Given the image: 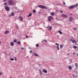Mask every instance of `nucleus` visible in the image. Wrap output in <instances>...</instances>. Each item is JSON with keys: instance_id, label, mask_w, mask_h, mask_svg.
Listing matches in <instances>:
<instances>
[{"instance_id": "obj_47", "label": "nucleus", "mask_w": 78, "mask_h": 78, "mask_svg": "<svg viewBox=\"0 0 78 78\" xmlns=\"http://www.w3.org/2000/svg\"><path fill=\"white\" fill-rule=\"evenodd\" d=\"M28 36H26V38H28Z\"/></svg>"}, {"instance_id": "obj_56", "label": "nucleus", "mask_w": 78, "mask_h": 78, "mask_svg": "<svg viewBox=\"0 0 78 78\" xmlns=\"http://www.w3.org/2000/svg\"><path fill=\"white\" fill-rule=\"evenodd\" d=\"M4 2H5V1H6V0H4Z\"/></svg>"}, {"instance_id": "obj_54", "label": "nucleus", "mask_w": 78, "mask_h": 78, "mask_svg": "<svg viewBox=\"0 0 78 78\" xmlns=\"http://www.w3.org/2000/svg\"><path fill=\"white\" fill-rule=\"evenodd\" d=\"M72 15V13L70 14V15Z\"/></svg>"}, {"instance_id": "obj_22", "label": "nucleus", "mask_w": 78, "mask_h": 78, "mask_svg": "<svg viewBox=\"0 0 78 78\" xmlns=\"http://www.w3.org/2000/svg\"><path fill=\"white\" fill-rule=\"evenodd\" d=\"M33 12H34V13L36 12V11H35L34 10H33Z\"/></svg>"}, {"instance_id": "obj_14", "label": "nucleus", "mask_w": 78, "mask_h": 78, "mask_svg": "<svg viewBox=\"0 0 78 78\" xmlns=\"http://www.w3.org/2000/svg\"><path fill=\"white\" fill-rule=\"evenodd\" d=\"M14 16V13H13V12H12L11 16Z\"/></svg>"}, {"instance_id": "obj_20", "label": "nucleus", "mask_w": 78, "mask_h": 78, "mask_svg": "<svg viewBox=\"0 0 78 78\" xmlns=\"http://www.w3.org/2000/svg\"><path fill=\"white\" fill-rule=\"evenodd\" d=\"M74 6H75V7H76V6H78V4H76L75 5H74Z\"/></svg>"}, {"instance_id": "obj_44", "label": "nucleus", "mask_w": 78, "mask_h": 78, "mask_svg": "<svg viewBox=\"0 0 78 78\" xmlns=\"http://www.w3.org/2000/svg\"><path fill=\"white\" fill-rule=\"evenodd\" d=\"M55 19L56 20H58V18H55Z\"/></svg>"}, {"instance_id": "obj_35", "label": "nucleus", "mask_w": 78, "mask_h": 78, "mask_svg": "<svg viewBox=\"0 0 78 78\" xmlns=\"http://www.w3.org/2000/svg\"><path fill=\"white\" fill-rule=\"evenodd\" d=\"M17 40H14V42H16Z\"/></svg>"}, {"instance_id": "obj_45", "label": "nucleus", "mask_w": 78, "mask_h": 78, "mask_svg": "<svg viewBox=\"0 0 78 78\" xmlns=\"http://www.w3.org/2000/svg\"><path fill=\"white\" fill-rule=\"evenodd\" d=\"M76 28H73V30H76Z\"/></svg>"}, {"instance_id": "obj_3", "label": "nucleus", "mask_w": 78, "mask_h": 78, "mask_svg": "<svg viewBox=\"0 0 78 78\" xmlns=\"http://www.w3.org/2000/svg\"><path fill=\"white\" fill-rule=\"evenodd\" d=\"M53 18L51 16H50L48 17V20L49 22H51V20H53Z\"/></svg>"}, {"instance_id": "obj_50", "label": "nucleus", "mask_w": 78, "mask_h": 78, "mask_svg": "<svg viewBox=\"0 0 78 78\" xmlns=\"http://www.w3.org/2000/svg\"><path fill=\"white\" fill-rule=\"evenodd\" d=\"M75 52H73V55H74V54H75Z\"/></svg>"}, {"instance_id": "obj_60", "label": "nucleus", "mask_w": 78, "mask_h": 78, "mask_svg": "<svg viewBox=\"0 0 78 78\" xmlns=\"http://www.w3.org/2000/svg\"><path fill=\"white\" fill-rule=\"evenodd\" d=\"M47 28H48V27H47Z\"/></svg>"}, {"instance_id": "obj_42", "label": "nucleus", "mask_w": 78, "mask_h": 78, "mask_svg": "<svg viewBox=\"0 0 78 78\" xmlns=\"http://www.w3.org/2000/svg\"><path fill=\"white\" fill-rule=\"evenodd\" d=\"M32 51H30V53H31L32 52Z\"/></svg>"}, {"instance_id": "obj_59", "label": "nucleus", "mask_w": 78, "mask_h": 78, "mask_svg": "<svg viewBox=\"0 0 78 78\" xmlns=\"http://www.w3.org/2000/svg\"><path fill=\"white\" fill-rule=\"evenodd\" d=\"M77 55L78 56V54H77Z\"/></svg>"}, {"instance_id": "obj_12", "label": "nucleus", "mask_w": 78, "mask_h": 78, "mask_svg": "<svg viewBox=\"0 0 78 78\" xmlns=\"http://www.w3.org/2000/svg\"><path fill=\"white\" fill-rule=\"evenodd\" d=\"M68 69H69V70H72V67H71V66H69L68 67Z\"/></svg>"}, {"instance_id": "obj_57", "label": "nucleus", "mask_w": 78, "mask_h": 78, "mask_svg": "<svg viewBox=\"0 0 78 78\" xmlns=\"http://www.w3.org/2000/svg\"><path fill=\"white\" fill-rule=\"evenodd\" d=\"M50 42H52L51 41H50Z\"/></svg>"}, {"instance_id": "obj_7", "label": "nucleus", "mask_w": 78, "mask_h": 78, "mask_svg": "<svg viewBox=\"0 0 78 78\" xmlns=\"http://www.w3.org/2000/svg\"><path fill=\"white\" fill-rule=\"evenodd\" d=\"M42 72H44L45 73H47V70H45V69L42 70Z\"/></svg>"}, {"instance_id": "obj_40", "label": "nucleus", "mask_w": 78, "mask_h": 78, "mask_svg": "<svg viewBox=\"0 0 78 78\" xmlns=\"http://www.w3.org/2000/svg\"><path fill=\"white\" fill-rule=\"evenodd\" d=\"M55 11L56 12H58V10H56Z\"/></svg>"}, {"instance_id": "obj_27", "label": "nucleus", "mask_w": 78, "mask_h": 78, "mask_svg": "<svg viewBox=\"0 0 78 78\" xmlns=\"http://www.w3.org/2000/svg\"><path fill=\"white\" fill-rule=\"evenodd\" d=\"M69 61H70V62H72V59H70L69 60Z\"/></svg>"}, {"instance_id": "obj_23", "label": "nucleus", "mask_w": 78, "mask_h": 78, "mask_svg": "<svg viewBox=\"0 0 78 78\" xmlns=\"http://www.w3.org/2000/svg\"><path fill=\"white\" fill-rule=\"evenodd\" d=\"M36 47H39V44H36Z\"/></svg>"}, {"instance_id": "obj_25", "label": "nucleus", "mask_w": 78, "mask_h": 78, "mask_svg": "<svg viewBox=\"0 0 78 78\" xmlns=\"http://www.w3.org/2000/svg\"><path fill=\"white\" fill-rule=\"evenodd\" d=\"M55 44L56 45H58V46H59V44H57V43H55Z\"/></svg>"}, {"instance_id": "obj_48", "label": "nucleus", "mask_w": 78, "mask_h": 78, "mask_svg": "<svg viewBox=\"0 0 78 78\" xmlns=\"http://www.w3.org/2000/svg\"><path fill=\"white\" fill-rule=\"evenodd\" d=\"M63 4H64V5H66V3H65V2H64V3H63Z\"/></svg>"}, {"instance_id": "obj_5", "label": "nucleus", "mask_w": 78, "mask_h": 78, "mask_svg": "<svg viewBox=\"0 0 78 78\" xmlns=\"http://www.w3.org/2000/svg\"><path fill=\"white\" fill-rule=\"evenodd\" d=\"M5 9L6 11H9V9L7 6H5Z\"/></svg>"}, {"instance_id": "obj_16", "label": "nucleus", "mask_w": 78, "mask_h": 78, "mask_svg": "<svg viewBox=\"0 0 78 78\" xmlns=\"http://www.w3.org/2000/svg\"><path fill=\"white\" fill-rule=\"evenodd\" d=\"M51 16H54V15H55V13H54V12L51 13Z\"/></svg>"}, {"instance_id": "obj_24", "label": "nucleus", "mask_w": 78, "mask_h": 78, "mask_svg": "<svg viewBox=\"0 0 78 78\" xmlns=\"http://www.w3.org/2000/svg\"><path fill=\"white\" fill-rule=\"evenodd\" d=\"M57 47L58 48V50H59V47H58V46H57Z\"/></svg>"}, {"instance_id": "obj_43", "label": "nucleus", "mask_w": 78, "mask_h": 78, "mask_svg": "<svg viewBox=\"0 0 78 78\" xmlns=\"http://www.w3.org/2000/svg\"><path fill=\"white\" fill-rule=\"evenodd\" d=\"M2 73H1V72H0V75H2Z\"/></svg>"}, {"instance_id": "obj_58", "label": "nucleus", "mask_w": 78, "mask_h": 78, "mask_svg": "<svg viewBox=\"0 0 78 78\" xmlns=\"http://www.w3.org/2000/svg\"><path fill=\"white\" fill-rule=\"evenodd\" d=\"M0 44H1V41H0Z\"/></svg>"}, {"instance_id": "obj_64", "label": "nucleus", "mask_w": 78, "mask_h": 78, "mask_svg": "<svg viewBox=\"0 0 78 78\" xmlns=\"http://www.w3.org/2000/svg\"><path fill=\"white\" fill-rule=\"evenodd\" d=\"M71 41H72V40H71Z\"/></svg>"}, {"instance_id": "obj_49", "label": "nucleus", "mask_w": 78, "mask_h": 78, "mask_svg": "<svg viewBox=\"0 0 78 78\" xmlns=\"http://www.w3.org/2000/svg\"><path fill=\"white\" fill-rule=\"evenodd\" d=\"M11 15H9V17H11Z\"/></svg>"}, {"instance_id": "obj_17", "label": "nucleus", "mask_w": 78, "mask_h": 78, "mask_svg": "<svg viewBox=\"0 0 78 78\" xmlns=\"http://www.w3.org/2000/svg\"><path fill=\"white\" fill-rule=\"evenodd\" d=\"M58 32L60 34H62V32H61V30H59Z\"/></svg>"}, {"instance_id": "obj_30", "label": "nucleus", "mask_w": 78, "mask_h": 78, "mask_svg": "<svg viewBox=\"0 0 78 78\" xmlns=\"http://www.w3.org/2000/svg\"><path fill=\"white\" fill-rule=\"evenodd\" d=\"M73 77H74V78H75V77H76V76H75V74H73Z\"/></svg>"}, {"instance_id": "obj_26", "label": "nucleus", "mask_w": 78, "mask_h": 78, "mask_svg": "<svg viewBox=\"0 0 78 78\" xmlns=\"http://www.w3.org/2000/svg\"><path fill=\"white\" fill-rule=\"evenodd\" d=\"M10 60L11 61H14V58H10Z\"/></svg>"}, {"instance_id": "obj_21", "label": "nucleus", "mask_w": 78, "mask_h": 78, "mask_svg": "<svg viewBox=\"0 0 78 78\" xmlns=\"http://www.w3.org/2000/svg\"><path fill=\"white\" fill-rule=\"evenodd\" d=\"M16 28H17V29H18L19 28V27H18V25H16Z\"/></svg>"}, {"instance_id": "obj_55", "label": "nucleus", "mask_w": 78, "mask_h": 78, "mask_svg": "<svg viewBox=\"0 0 78 78\" xmlns=\"http://www.w3.org/2000/svg\"><path fill=\"white\" fill-rule=\"evenodd\" d=\"M67 55H69V54H67Z\"/></svg>"}, {"instance_id": "obj_33", "label": "nucleus", "mask_w": 78, "mask_h": 78, "mask_svg": "<svg viewBox=\"0 0 78 78\" xmlns=\"http://www.w3.org/2000/svg\"><path fill=\"white\" fill-rule=\"evenodd\" d=\"M35 56H39V55H37V54H35Z\"/></svg>"}, {"instance_id": "obj_52", "label": "nucleus", "mask_w": 78, "mask_h": 78, "mask_svg": "<svg viewBox=\"0 0 78 78\" xmlns=\"http://www.w3.org/2000/svg\"><path fill=\"white\" fill-rule=\"evenodd\" d=\"M17 12H18V13L19 12V11H17Z\"/></svg>"}, {"instance_id": "obj_38", "label": "nucleus", "mask_w": 78, "mask_h": 78, "mask_svg": "<svg viewBox=\"0 0 78 78\" xmlns=\"http://www.w3.org/2000/svg\"><path fill=\"white\" fill-rule=\"evenodd\" d=\"M48 30H50V31H51V28H49V29H48Z\"/></svg>"}, {"instance_id": "obj_34", "label": "nucleus", "mask_w": 78, "mask_h": 78, "mask_svg": "<svg viewBox=\"0 0 78 78\" xmlns=\"http://www.w3.org/2000/svg\"><path fill=\"white\" fill-rule=\"evenodd\" d=\"M60 48H62L63 47V46H62V45L61 44L60 46Z\"/></svg>"}, {"instance_id": "obj_53", "label": "nucleus", "mask_w": 78, "mask_h": 78, "mask_svg": "<svg viewBox=\"0 0 78 78\" xmlns=\"http://www.w3.org/2000/svg\"><path fill=\"white\" fill-rule=\"evenodd\" d=\"M5 55H7V54H5Z\"/></svg>"}, {"instance_id": "obj_11", "label": "nucleus", "mask_w": 78, "mask_h": 78, "mask_svg": "<svg viewBox=\"0 0 78 78\" xmlns=\"http://www.w3.org/2000/svg\"><path fill=\"white\" fill-rule=\"evenodd\" d=\"M16 43L18 44L19 45H21V43H20V41H17Z\"/></svg>"}, {"instance_id": "obj_8", "label": "nucleus", "mask_w": 78, "mask_h": 78, "mask_svg": "<svg viewBox=\"0 0 78 78\" xmlns=\"http://www.w3.org/2000/svg\"><path fill=\"white\" fill-rule=\"evenodd\" d=\"M69 20L70 22H72L73 20V18L72 17H70L69 18Z\"/></svg>"}, {"instance_id": "obj_39", "label": "nucleus", "mask_w": 78, "mask_h": 78, "mask_svg": "<svg viewBox=\"0 0 78 78\" xmlns=\"http://www.w3.org/2000/svg\"><path fill=\"white\" fill-rule=\"evenodd\" d=\"M59 20H60L61 21V20H62V19H60Z\"/></svg>"}, {"instance_id": "obj_63", "label": "nucleus", "mask_w": 78, "mask_h": 78, "mask_svg": "<svg viewBox=\"0 0 78 78\" xmlns=\"http://www.w3.org/2000/svg\"><path fill=\"white\" fill-rule=\"evenodd\" d=\"M9 78H12L11 77H10Z\"/></svg>"}, {"instance_id": "obj_36", "label": "nucleus", "mask_w": 78, "mask_h": 78, "mask_svg": "<svg viewBox=\"0 0 78 78\" xmlns=\"http://www.w3.org/2000/svg\"><path fill=\"white\" fill-rule=\"evenodd\" d=\"M14 58H15V61H17V58H16L15 57Z\"/></svg>"}, {"instance_id": "obj_4", "label": "nucleus", "mask_w": 78, "mask_h": 78, "mask_svg": "<svg viewBox=\"0 0 78 78\" xmlns=\"http://www.w3.org/2000/svg\"><path fill=\"white\" fill-rule=\"evenodd\" d=\"M62 17H65V18H67V17H68L65 14H62Z\"/></svg>"}, {"instance_id": "obj_29", "label": "nucleus", "mask_w": 78, "mask_h": 78, "mask_svg": "<svg viewBox=\"0 0 78 78\" xmlns=\"http://www.w3.org/2000/svg\"><path fill=\"white\" fill-rule=\"evenodd\" d=\"M75 66L76 67H77V63H75Z\"/></svg>"}, {"instance_id": "obj_31", "label": "nucleus", "mask_w": 78, "mask_h": 78, "mask_svg": "<svg viewBox=\"0 0 78 78\" xmlns=\"http://www.w3.org/2000/svg\"><path fill=\"white\" fill-rule=\"evenodd\" d=\"M74 42H76V41H75L74 40H73L72 41V42L73 43H74Z\"/></svg>"}, {"instance_id": "obj_13", "label": "nucleus", "mask_w": 78, "mask_h": 78, "mask_svg": "<svg viewBox=\"0 0 78 78\" xmlns=\"http://www.w3.org/2000/svg\"><path fill=\"white\" fill-rule=\"evenodd\" d=\"M10 45H11V46H13V45H14V43L13 42H11Z\"/></svg>"}, {"instance_id": "obj_18", "label": "nucleus", "mask_w": 78, "mask_h": 78, "mask_svg": "<svg viewBox=\"0 0 78 78\" xmlns=\"http://www.w3.org/2000/svg\"><path fill=\"white\" fill-rule=\"evenodd\" d=\"M73 48H74L75 49H76V48H77V47L75 46H73Z\"/></svg>"}, {"instance_id": "obj_6", "label": "nucleus", "mask_w": 78, "mask_h": 78, "mask_svg": "<svg viewBox=\"0 0 78 78\" xmlns=\"http://www.w3.org/2000/svg\"><path fill=\"white\" fill-rule=\"evenodd\" d=\"M75 6L74 5H72V6H71L70 7H69V9H72L73 8H75Z\"/></svg>"}, {"instance_id": "obj_10", "label": "nucleus", "mask_w": 78, "mask_h": 78, "mask_svg": "<svg viewBox=\"0 0 78 78\" xmlns=\"http://www.w3.org/2000/svg\"><path fill=\"white\" fill-rule=\"evenodd\" d=\"M9 33V31H8V30L5 31L4 34H7V33Z\"/></svg>"}, {"instance_id": "obj_41", "label": "nucleus", "mask_w": 78, "mask_h": 78, "mask_svg": "<svg viewBox=\"0 0 78 78\" xmlns=\"http://www.w3.org/2000/svg\"><path fill=\"white\" fill-rule=\"evenodd\" d=\"M21 49H22V50H23V49H24V48H21Z\"/></svg>"}, {"instance_id": "obj_32", "label": "nucleus", "mask_w": 78, "mask_h": 78, "mask_svg": "<svg viewBox=\"0 0 78 78\" xmlns=\"http://www.w3.org/2000/svg\"><path fill=\"white\" fill-rule=\"evenodd\" d=\"M48 27L49 28H51V29H52V27L49 26Z\"/></svg>"}, {"instance_id": "obj_15", "label": "nucleus", "mask_w": 78, "mask_h": 78, "mask_svg": "<svg viewBox=\"0 0 78 78\" xmlns=\"http://www.w3.org/2000/svg\"><path fill=\"white\" fill-rule=\"evenodd\" d=\"M32 15V14L31 13H30L28 15V16H27V17H30V16H31Z\"/></svg>"}, {"instance_id": "obj_61", "label": "nucleus", "mask_w": 78, "mask_h": 78, "mask_svg": "<svg viewBox=\"0 0 78 78\" xmlns=\"http://www.w3.org/2000/svg\"><path fill=\"white\" fill-rule=\"evenodd\" d=\"M27 58H28V56H27Z\"/></svg>"}, {"instance_id": "obj_62", "label": "nucleus", "mask_w": 78, "mask_h": 78, "mask_svg": "<svg viewBox=\"0 0 78 78\" xmlns=\"http://www.w3.org/2000/svg\"><path fill=\"white\" fill-rule=\"evenodd\" d=\"M39 66H40V65H39Z\"/></svg>"}, {"instance_id": "obj_2", "label": "nucleus", "mask_w": 78, "mask_h": 78, "mask_svg": "<svg viewBox=\"0 0 78 78\" xmlns=\"http://www.w3.org/2000/svg\"><path fill=\"white\" fill-rule=\"evenodd\" d=\"M39 8H42V9H48V7L47 6H45L44 5H39L38 6Z\"/></svg>"}, {"instance_id": "obj_1", "label": "nucleus", "mask_w": 78, "mask_h": 78, "mask_svg": "<svg viewBox=\"0 0 78 78\" xmlns=\"http://www.w3.org/2000/svg\"><path fill=\"white\" fill-rule=\"evenodd\" d=\"M8 3L9 5L12 6H16V2H12V1H9Z\"/></svg>"}, {"instance_id": "obj_51", "label": "nucleus", "mask_w": 78, "mask_h": 78, "mask_svg": "<svg viewBox=\"0 0 78 78\" xmlns=\"http://www.w3.org/2000/svg\"><path fill=\"white\" fill-rule=\"evenodd\" d=\"M10 54H8V55H9H9H10Z\"/></svg>"}, {"instance_id": "obj_37", "label": "nucleus", "mask_w": 78, "mask_h": 78, "mask_svg": "<svg viewBox=\"0 0 78 78\" xmlns=\"http://www.w3.org/2000/svg\"><path fill=\"white\" fill-rule=\"evenodd\" d=\"M60 12L61 13H62L63 12V11H60Z\"/></svg>"}, {"instance_id": "obj_28", "label": "nucleus", "mask_w": 78, "mask_h": 78, "mask_svg": "<svg viewBox=\"0 0 78 78\" xmlns=\"http://www.w3.org/2000/svg\"><path fill=\"white\" fill-rule=\"evenodd\" d=\"M4 5L5 6H6L7 5V3H6L5 2V3H4Z\"/></svg>"}, {"instance_id": "obj_19", "label": "nucleus", "mask_w": 78, "mask_h": 78, "mask_svg": "<svg viewBox=\"0 0 78 78\" xmlns=\"http://www.w3.org/2000/svg\"><path fill=\"white\" fill-rule=\"evenodd\" d=\"M39 71L40 72V75H42V72H41V71L40 69L39 70Z\"/></svg>"}, {"instance_id": "obj_9", "label": "nucleus", "mask_w": 78, "mask_h": 78, "mask_svg": "<svg viewBox=\"0 0 78 78\" xmlns=\"http://www.w3.org/2000/svg\"><path fill=\"white\" fill-rule=\"evenodd\" d=\"M19 18L20 19V20L21 21H22L23 20V17H22L21 16H20L19 17Z\"/></svg>"}, {"instance_id": "obj_46", "label": "nucleus", "mask_w": 78, "mask_h": 78, "mask_svg": "<svg viewBox=\"0 0 78 78\" xmlns=\"http://www.w3.org/2000/svg\"><path fill=\"white\" fill-rule=\"evenodd\" d=\"M44 41H45V42H47V41L45 40H44Z\"/></svg>"}]
</instances>
